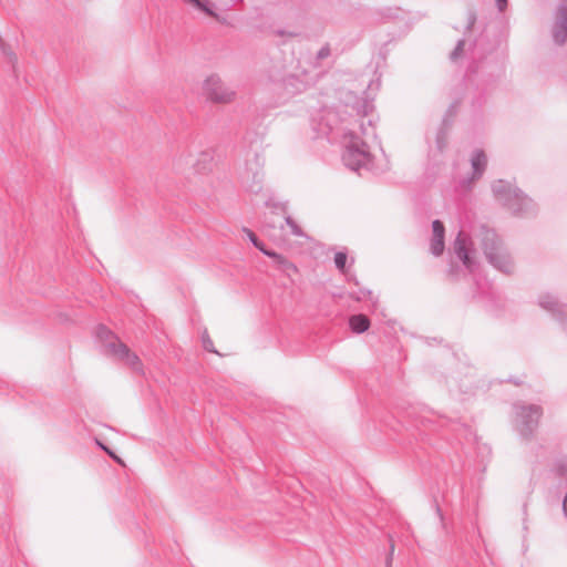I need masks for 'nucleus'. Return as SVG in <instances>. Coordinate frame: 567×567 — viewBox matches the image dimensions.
Instances as JSON below:
<instances>
[{"label": "nucleus", "mask_w": 567, "mask_h": 567, "mask_svg": "<svg viewBox=\"0 0 567 567\" xmlns=\"http://www.w3.org/2000/svg\"><path fill=\"white\" fill-rule=\"evenodd\" d=\"M454 251L466 267H471L472 261L467 254V238L463 234H458L456 237L454 243Z\"/></svg>", "instance_id": "5"}, {"label": "nucleus", "mask_w": 567, "mask_h": 567, "mask_svg": "<svg viewBox=\"0 0 567 567\" xmlns=\"http://www.w3.org/2000/svg\"><path fill=\"white\" fill-rule=\"evenodd\" d=\"M563 506H564V512H565V514H566V516H567V494H566V497H565V499H564V504H563Z\"/></svg>", "instance_id": "18"}, {"label": "nucleus", "mask_w": 567, "mask_h": 567, "mask_svg": "<svg viewBox=\"0 0 567 567\" xmlns=\"http://www.w3.org/2000/svg\"><path fill=\"white\" fill-rule=\"evenodd\" d=\"M107 352L130 369L136 372L143 371V364L138 355L123 342L118 340L111 342L107 346Z\"/></svg>", "instance_id": "2"}, {"label": "nucleus", "mask_w": 567, "mask_h": 567, "mask_svg": "<svg viewBox=\"0 0 567 567\" xmlns=\"http://www.w3.org/2000/svg\"><path fill=\"white\" fill-rule=\"evenodd\" d=\"M462 50H463V43H460V44L457 45L456 51H457V52H461Z\"/></svg>", "instance_id": "20"}, {"label": "nucleus", "mask_w": 567, "mask_h": 567, "mask_svg": "<svg viewBox=\"0 0 567 567\" xmlns=\"http://www.w3.org/2000/svg\"><path fill=\"white\" fill-rule=\"evenodd\" d=\"M286 221H287L288 226L291 228V231L293 235H296V236L305 235L302 228L295 220H292L291 218L288 217L286 219Z\"/></svg>", "instance_id": "13"}, {"label": "nucleus", "mask_w": 567, "mask_h": 567, "mask_svg": "<svg viewBox=\"0 0 567 567\" xmlns=\"http://www.w3.org/2000/svg\"><path fill=\"white\" fill-rule=\"evenodd\" d=\"M248 238L251 240V243L257 247L260 251L265 254V251H268L265 249L264 245L258 240L256 235L251 230H247Z\"/></svg>", "instance_id": "14"}, {"label": "nucleus", "mask_w": 567, "mask_h": 567, "mask_svg": "<svg viewBox=\"0 0 567 567\" xmlns=\"http://www.w3.org/2000/svg\"><path fill=\"white\" fill-rule=\"evenodd\" d=\"M202 342L205 350L220 355V353L216 350L214 341L206 329L202 333Z\"/></svg>", "instance_id": "10"}, {"label": "nucleus", "mask_w": 567, "mask_h": 567, "mask_svg": "<svg viewBox=\"0 0 567 567\" xmlns=\"http://www.w3.org/2000/svg\"><path fill=\"white\" fill-rule=\"evenodd\" d=\"M524 417L527 419V422L537 423L542 416V410L538 406H527L523 409Z\"/></svg>", "instance_id": "9"}, {"label": "nucleus", "mask_w": 567, "mask_h": 567, "mask_svg": "<svg viewBox=\"0 0 567 567\" xmlns=\"http://www.w3.org/2000/svg\"><path fill=\"white\" fill-rule=\"evenodd\" d=\"M346 262L347 255L344 252L339 251L334 255V264L343 272L346 271Z\"/></svg>", "instance_id": "12"}, {"label": "nucleus", "mask_w": 567, "mask_h": 567, "mask_svg": "<svg viewBox=\"0 0 567 567\" xmlns=\"http://www.w3.org/2000/svg\"><path fill=\"white\" fill-rule=\"evenodd\" d=\"M432 228L433 238L431 241V250L435 256H439L444 250V226L440 220H434Z\"/></svg>", "instance_id": "4"}, {"label": "nucleus", "mask_w": 567, "mask_h": 567, "mask_svg": "<svg viewBox=\"0 0 567 567\" xmlns=\"http://www.w3.org/2000/svg\"><path fill=\"white\" fill-rule=\"evenodd\" d=\"M497 1H498L499 9L503 10L506 4V0H497Z\"/></svg>", "instance_id": "17"}, {"label": "nucleus", "mask_w": 567, "mask_h": 567, "mask_svg": "<svg viewBox=\"0 0 567 567\" xmlns=\"http://www.w3.org/2000/svg\"><path fill=\"white\" fill-rule=\"evenodd\" d=\"M472 165L477 175H481L486 165V156L482 152H477L474 154L472 158Z\"/></svg>", "instance_id": "8"}, {"label": "nucleus", "mask_w": 567, "mask_h": 567, "mask_svg": "<svg viewBox=\"0 0 567 567\" xmlns=\"http://www.w3.org/2000/svg\"><path fill=\"white\" fill-rule=\"evenodd\" d=\"M186 6L196 9L207 16L215 17L214 2L212 0H182Z\"/></svg>", "instance_id": "6"}, {"label": "nucleus", "mask_w": 567, "mask_h": 567, "mask_svg": "<svg viewBox=\"0 0 567 567\" xmlns=\"http://www.w3.org/2000/svg\"><path fill=\"white\" fill-rule=\"evenodd\" d=\"M204 95L214 103L227 104L234 101L235 91L216 74L208 75L202 86Z\"/></svg>", "instance_id": "1"}, {"label": "nucleus", "mask_w": 567, "mask_h": 567, "mask_svg": "<svg viewBox=\"0 0 567 567\" xmlns=\"http://www.w3.org/2000/svg\"><path fill=\"white\" fill-rule=\"evenodd\" d=\"M265 255L272 258L276 261V264L280 267H285V265L288 261V259L286 257H284L282 255H279L275 251L268 250V251H265Z\"/></svg>", "instance_id": "11"}, {"label": "nucleus", "mask_w": 567, "mask_h": 567, "mask_svg": "<svg viewBox=\"0 0 567 567\" xmlns=\"http://www.w3.org/2000/svg\"><path fill=\"white\" fill-rule=\"evenodd\" d=\"M566 35H567V28L564 27V29H563V40L566 38Z\"/></svg>", "instance_id": "19"}, {"label": "nucleus", "mask_w": 567, "mask_h": 567, "mask_svg": "<svg viewBox=\"0 0 567 567\" xmlns=\"http://www.w3.org/2000/svg\"><path fill=\"white\" fill-rule=\"evenodd\" d=\"M100 446L112 457L114 458L117 463L120 464H124L123 461L117 456L115 455L110 449H107L106 446H104L103 444L99 443Z\"/></svg>", "instance_id": "16"}, {"label": "nucleus", "mask_w": 567, "mask_h": 567, "mask_svg": "<svg viewBox=\"0 0 567 567\" xmlns=\"http://www.w3.org/2000/svg\"><path fill=\"white\" fill-rule=\"evenodd\" d=\"M349 324L352 331L357 333H362L369 329L370 320L364 315H355L350 318Z\"/></svg>", "instance_id": "7"}, {"label": "nucleus", "mask_w": 567, "mask_h": 567, "mask_svg": "<svg viewBox=\"0 0 567 567\" xmlns=\"http://www.w3.org/2000/svg\"><path fill=\"white\" fill-rule=\"evenodd\" d=\"M285 271H287L289 275H297L299 272V269L298 267L291 262V261H287V264L285 265V267H281Z\"/></svg>", "instance_id": "15"}, {"label": "nucleus", "mask_w": 567, "mask_h": 567, "mask_svg": "<svg viewBox=\"0 0 567 567\" xmlns=\"http://www.w3.org/2000/svg\"><path fill=\"white\" fill-rule=\"evenodd\" d=\"M485 254L489 261L499 269L507 271L511 267L509 256L496 239H487L485 241Z\"/></svg>", "instance_id": "3"}]
</instances>
